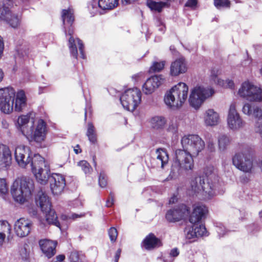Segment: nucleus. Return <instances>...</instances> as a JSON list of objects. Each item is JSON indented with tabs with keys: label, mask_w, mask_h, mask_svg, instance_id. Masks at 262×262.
Instances as JSON below:
<instances>
[{
	"label": "nucleus",
	"mask_w": 262,
	"mask_h": 262,
	"mask_svg": "<svg viewBox=\"0 0 262 262\" xmlns=\"http://www.w3.org/2000/svg\"><path fill=\"white\" fill-rule=\"evenodd\" d=\"M27 107V97L23 90H19L15 96V90L11 87L0 89V109L5 114L15 111L22 112Z\"/></svg>",
	"instance_id": "f257e3e1"
},
{
	"label": "nucleus",
	"mask_w": 262,
	"mask_h": 262,
	"mask_svg": "<svg viewBox=\"0 0 262 262\" xmlns=\"http://www.w3.org/2000/svg\"><path fill=\"white\" fill-rule=\"evenodd\" d=\"M73 14V10L69 8L68 10L64 9L62 10V19L63 24L64 25V32L66 34L68 33L70 36L69 39V48L71 54L75 58H77L78 47L81 58L84 59L85 55L83 51L84 46L82 41L78 38L75 39L72 36L74 32V30L72 27V24L74 20Z\"/></svg>",
	"instance_id": "f03ea898"
},
{
	"label": "nucleus",
	"mask_w": 262,
	"mask_h": 262,
	"mask_svg": "<svg viewBox=\"0 0 262 262\" xmlns=\"http://www.w3.org/2000/svg\"><path fill=\"white\" fill-rule=\"evenodd\" d=\"M196 156L187 150L177 149L169 177L171 179H175L183 171L192 170L194 165L193 157Z\"/></svg>",
	"instance_id": "7ed1b4c3"
},
{
	"label": "nucleus",
	"mask_w": 262,
	"mask_h": 262,
	"mask_svg": "<svg viewBox=\"0 0 262 262\" xmlns=\"http://www.w3.org/2000/svg\"><path fill=\"white\" fill-rule=\"evenodd\" d=\"M188 86L179 82L172 86L165 94L164 101L166 106L172 110L181 108L188 98Z\"/></svg>",
	"instance_id": "20e7f679"
},
{
	"label": "nucleus",
	"mask_w": 262,
	"mask_h": 262,
	"mask_svg": "<svg viewBox=\"0 0 262 262\" xmlns=\"http://www.w3.org/2000/svg\"><path fill=\"white\" fill-rule=\"evenodd\" d=\"M34 189L33 180L28 177L16 179L11 188V192L14 200L24 203L29 199Z\"/></svg>",
	"instance_id": "39448f33"
},
{
	"label": "nucleus",
	"mask_w": 262,
	"mask_h": 262,
	"mask_svg": "<svg viewBox=\"0 0 262 262\" xmlns=\"http://www.w3.org/2000/svg\"><path fill=\"white\" fill-rule=\"evenodd\" d=\"M189 190L192 194L202 195L204 199H210L215 194L214 185L206 182L204 177H197L190 181Z\"/></svg>",
	"instance_id": "423d86ee"
},
{
	"label": "nucleus",
	"mask_w": 262,
	"mask_h": 262,
	"mask_svg": "<svg viewBox=\"0 0 262 262\" xmlns=\"http://www.w3.org/2000/svg\"><path fill=\"white\" fill-rule=\"evenodd\" d=\"M36 203L41 211L45 213L46 221L48 224H52L60 228L55 211L51 209V204L48 196L42 191L38 192Z\"/></svg>",
	"instance_id": "0eeeda50"
},
{
	"label": "nucleus",
	"mask_w": 262,
	"mask_h": 262,
	"mask_svg": "<svg viewBox=\"0 0 262 262\" xmlns=\"http://www.w3.org/2000/svg\"><path fill=\"white\" fill-rule=\"evenodd\" d=\"M252 147L246 145L245 150L236 154L232 158L233 164L238 169L246 173L251 172L253 168V162L250 153L252 151Z\"/></svg>",
	"instance_id": "6e6552de"
},
{
	"label": "nucleus",
	"mask_w": 262,
	"mask_h": 262,
	"mask_svg": "<svg viewBox=\"0 0 262 262\" xmlns=\"http://www.w3.org/2000/svg\"><path fill=\"white\" fill-rule=\"evenodd\" d=\"M214 92L211 88L198 86L191 90L189 98L190 105L195 109H198L204 101L211 97Z\"/></svg>",
	"instance_id": "1a4fd4ad"
},
{
	"label": "nucleus",
	"mask_w": 262,
	"mask_h": 262,
	"mask_svg": "<svg viewBox=\"0 0 262 262\" xmlns=\"http://www.w3.org/2000/svg\"><path fill=\"white\" fill-rule=\"evenodd\" d=\"M141 92L137 88L130 89L125 91L120 97L123 107L133 112L141 101Z\"/></svg>",
	"instance_id": "9d476101"
},
{
	"label": "nucleus",
	"mask_w": 262,
	"mask_h": 262,
	"mask_svg": "<svg viewBox=\"0 0 262 262\" xmlns=\"http://www.w3.org/2000/svg\"><path fill=\"white\" fill-rule=\"evenodd\" d=\"M183 149L198 156L205 147L204 141L197 135H188L183 136L181 140Z\"/></svg>",
	"instance_id": "9b49d317"
},
{
	"label": "nucleus",
	"mask_w": 262,
	"mask_h": 262,
	"mask_svg": "<svg viewBox=\"0 0 262 262\" xmlns=\"http://www.w3.org/2000/svg\"><path fill=\"white\" fill-rule=\"evenodd\" d=\"M238 95L250 101H262V89L249 81L243 82L238 91Z\"/></svg>",
	"instance_id": "f8f14e48"
},
{
	"label": "nucleus",
	"mask_w": 262,
	"mask_h": 262,
	"mask_svg": "<svg viewBox=\"0 0 262 262\" xmlns=\"http://www.w3.org/2000/svg\"><path fill=\"white\" fill-rule=\"evenodd\" d=\"M12 2L13 0H0V20L6 21L12 28H16L20 21L18 16L12 14L10 10Z\"/></svg>",
	"instance_id": "ddd939ff"
},
{
	"label": "nucleus",
	"mask_w": 262,
	"mask_h": 262,
	"mask_svg": "<svg viewBox=\"0 0 262 262\" xmlns=\"http://www.w3.org/2000/svg\"><path fill=\"white\" fill-rule=\"evenodd\" d=\"M242 112L244 114L252 116L255 119L254 130L262 138V110L257 105L246 103L243 106Z\"/></svg>",
	"instance_id": "4468645a"
},
{
	"label": "nucleus",
	"mask_w": 262,
	"mask_h": 262,
	"mask_svg": "<svg viewBox=\"0 0 262 262\" xmlns=\"http://www.w3.org/2000/svg\"><path fill=\"white\" fill-rule=\"evenodd\" d=\"M227 122L228 127L233 130H237L243 127L245 121L237 112L235 102H232L229 106Z\"/></svg>",
	"instance_id": "2eb2a0df"
},
{
	"label": "nucleus",
	"mask_w": 262,
	"mask_h": 262,
	"mask_svg": "<svg viewBox=\"0 0 262 262\" xmlns=\"http://www.w3.org/2000/svg\"><path fill=\"white\" fill-rule=\"evenodd\" d=\"M30 148L25 145L17 146L14 151L15 160L21 168H27L32 157Z\"/></svg>",
	"instance_id": "dca6fc26"
},
{
	"label": "nucleus",
	"mask_w": 262,
	"mask_h": 262,
	"mask_svg": "<svg viewBox=\"0 0 262 262\" xmlns=\"http://www.w3.org/2000/svg\"><path fill=\"white\" fill-rule=\"evenodd\" d=\"M30 128L32 134L25 136L28 139L34 140L36 142H41L45 140L47 132L46 123L42 119H39L35 125L34 123H31Z\"/></svg>",
	"instance_id": "f3484780"
},
{
	"label": "nucleus",
	"mask_w": 262,
	"mask_h": 262,
	"mask_svg": "<svg viewBox=\"0 0 262 262\" xmlns=\"http://www.w3.org/2000/svg\"><path fill=\"white\" fill-rule=\"evenodd\" d=\"M165 81L162 75H155L146 80L143 85L142 90L146 95L152 94Z\"/></svg>",
	"instance_id": "a211bd4d"
},
{
	"label": "nucleus",
	"mask_w": 262,
	"mask_h": 262,
	"mask_svg": "<svg viewBox=\"0 0 262 262\" xmlns=\"http://www.w3.org/2000/svg\"><path fill=\"white\" fill-rule=\"evenodd\" d=\"M32 222L25 218L17 220L14 224V231L16 234L20 237L28 236L32 229Z\"/></svg>",
	"instance_id": "6ab92c4d"
},
{
	"label": "nucleus",
	"mask_w": 262,
	"mask_h": 262,
	"mask_svg": "<svg viewBox=\"0 0 262 262\" xmlns=\"http://www.w3.org/2000/svg\"><path fill=\"white\" fill-rule=\"evenodd\" d=\"M50 188L54 195L60 194L66 186L65 178L60 174L53 173L50 178Z\"/></svg>",
	"instance_id": "aec40b11"
},
{
	"label": "nucleus",
	"mask_w": 262,
	"mask_h": 262,
	"mask_svg": "<svg viewBox=\"0 0 262 262\" xmlns=\"http://www.w3.org/2000/svg\"><path fill=\"white\" fill-rule=\"evenodd\" d=\"M12 154L9 147L0 144V170L7 169L11 164Z\"/></svg>",
	"instance_id": "412c9836"
},
{
	"label": "nucleus",
	"mask_w": 262,
	"mask_h": 262,
	"mask_svg": "<svg viewBox=\"0 0 262 262\" xmlns=\"http://www.w3.org/2000/svg\"><path fill=\"white\" fill-rule=\"evenodd\" d=\"M188 213V209L185 205H181L178 208L168 210L166 214V219L169 222H176L181 220Z\"/></svg>",
	"instance_id": "4be33fe9"
},
{
	"label": "nucleus",
	"mask_w": 262,
	"mask_h": 262,
	"mask_svg": "<svg viewBox=\"0 0 262 262\" xmlns=\"http://www.w3.org/2000/svg\"><path fill=\"white\" fill-rule=\"evenodd\" d=\"M33 123L34 121H30V116L29 115H22L18 117L16 126L22 134L26 136V135L32 134L30 124Z\"/></svg>",
	"instance_id": "5701e85b"
},
{
	"label": "nucleus",
	"mask_w": 262,
	"mask_h": 262,
	"mask_svg": "<svg viewBox=\"0 0 262 262\" xmlns=\"http://www.w3.org/2000/svg\"><path fill=\"white\" fill-rule=\"evenodd\" d=\"M39 245L42 252L49 258L55 255L56 253V243L47 239H43L39 241Z\"/></svg>",
	"instance_id": "b1692460"
},
{
	"label": "nucleus",
	"mask_w": 262,
	"mask_h": 262,
	"mask_svg": "<svg viewBox=\"0 0 262 262\" xmlns=\"http://www.w3.org/2000/svg\"><path fill=\"white\" fill-rule=\"evenodd\" d=\"M208 212L207 207L201 204L194 206L193 212L189 218L191 223H199L203 218L205 217Z\"/></svg>",
	"instance_id": "393cba45"
},
{
	"label": "nucleus",
	"mask_w": 262,
	"mask_h": 262,
	"mask_svg": "<svg viewBox=\"0 0 262 262\" xmlns=\"http://www.w3.org/2000/svg\"><path fill=\"white\" fill-rule=\"evenodd\" d=\"M28 166L31 168L33 173L48 167L44 158L39 154H34L32 156Z\"/></svg>",
	"instance_id": "a878e982"
},
{
	"label": "nucleus",
	"mask_w": 262,
	"mask_h": 262,
	"mask_svg": "<svg viewBox=\"0 0 262 262\" xmlns=\"http://www.w3.org/2000/svg\"><path fill=\"white\" fill-rule=\"evenodd\" d=\"M187 70L186 64L183 58H180L172 62L170 66V74L172 76H178L184 73Z\"/></svg>",
	"instance_id": "bb28decb"
},
{
	"label": "nucleus",
	"mask_w": 262,
	"mask_h": 262,
	"mask_svg": "<svg viewBox=\"0 0 262 262\" xmlns=\"http://www.w3.org/2000/svg\"><path fill=\"white\" fill-rule=\"evenodd\" d=\"M220 116L219 114L212 109L206 111L204 117V122L207 126H215L219 122Z\"/></svg>",
	"instance_id": "cd10ccee"
},
{
	"label": "nucleus",
	"mask_w": 262,
	"mask_h": 262,
	"mask_svg": "<svg viewBox=\"0 0 262 262\" xmlns=\"http://www.w3.org/2000/svg\"><path fill=\"white\" fill-rule=\"evenodd\" d=\"M143 246L146 249L151 250L161 246V242L154 234L150 233L144 239Z\"/></svg>",
	"instance_id": "c85d7f7f"
},
{
	"label": "nucleus",
	"mask_w": 262,
	"mask_h": 262,
	"mask_svg": "<svg viewBox=\"0 0 262 262\" xmlns=\"http://www.w3.org/2000/svg\"><path fill=\"white\" fill-rule=\"evenodd\" d=\"M37 181L42 185L46 184L50 178V169L49 167L33 173Z\"/></svg>",
	"instance_id": "c756f323"
},
{
	"label": "nucleus",
	"mask_w": 262,
	"mask_h": 262,
	"mask_svg": "<svg viewBox=\"0 0 262 262\" xmlns=\"http://www.w3.org/2000/svg\"><path fill=\"white\" fill-rule=\"evenodd\" d=\"M150 124L155 129H162L164 128L167 120L165 117L162 116H155L150 119Z\"/></svg>",
	"instance_id": "7c9ffc66"
},
{
	"label": "nucleus",
	"mask_w": 262,
	"mask_h": 262,
	"mask_svg": "<svg viewBox=\"0 0 262 262\" xmlns=\"http://www.w3.org/2000/svg\"><path fill=\"white\" fill-rule=\"evenodd\" d=\"M11 227L6 221H0V247H3L6 238V233H9Z\"/></svg>",
	"instance_id": "2f4dec72"
},
{
	"label": "nucleus",
	"mask_w": 262,
	"mask_h": 262,
	"mask_svg": "<svg viewBox=\"0 0 262 262\" xmlns=\"http://www.w3.org/2000/svg\"><path fill=\"white\" fill-rule=\"evenodd\" d=\"M205 174L206 177H204L206 182H210L215 186V183L217 181V176L214 172V168L213 166H208L205 169Z\"/></svg>",
	"instance_id": "473e14b6"
},
{
	"label": "nucleus",
	"mask_w": 262,
	"mask_h": 262,
	"mask_svg": "<svg viewBox=\"0 0 262 262\" xmlns=\"http://www.w3.org/2000/svg\"><path fill=\"white\" fill-rule=\"evenodd\" d=\"M156 154L157 163L161 164L162 168H164V165L168 161V156L167 152L163 149H158L156 150Z\"/></svg>",
	"instance_id": "72a5a7b5"
},
{
	"label": "nucleus",
	"mask_w": 262,
	"mask_h": 262,
	"mask_svg": "<svg viewBox=\"0 0 262 262\" xmlns=\"http://www.w3.org/2000/svg\"><path fill=\"white\" fill-rule=\"evenodd\" d=\"M218 147L221 151H225L230 143V138L224 134L220 135L217 138Z\"/></svg>",
	"instance_id": "f704fd0d"
},
{
	"label": "nucleus",
	"mask_w": 262,
	"mask_h": 262,
	"mask_svg": "<svg viewBox=\"0 0 262 262\" xmlns=\"http://www.w3.org/2000/svg\"><path fill=\"white\" fill-rule=\"evenodd\" d=\"M119 0H99L98 6L103 10H111L117 7Z\"/></svg>",
	"instance_id": "c9c22d12"
},
{
	"label": "nucleus",
	"mask_w": 262,
	"mask_h": 262,
	"mask_svg": "<svg viewBox=\"0 0 262 262\" xmlns=\"http://www.w3.org/2000/svg\"><path fill=\"white\" fill-rule=\"evenodd\" d=\"M146 4L148 7L151 10L160 12L162 11V9L167 5V2H157L152 0H148Z\"/></svg>",
	"instance_id": "e433bc0d"
},
{
	"label": "nucleus",
	"mask_w": 262,
	"mask_h": 262,
	"mask_svg": "<svg viewBox=\"0 0 262 262\" xmlns=\"http://www.w3.org/2000/svg\"><path fill=\"white\" fill-rule=\"evenodd\" d=\"M88 126L86 136L91 142L92 143H95L97 141V138L95 134V127L91 122H89Z\"/></svg>",
	"instance_id": "4c0bfd02"
},
{
	"label": "nucleus",
	"mask_w": 262,
	"mask_h": 262,
	"mask_svg": "<svg viewBox=\"0 0 262 262\" xmlns=\"http://www.w3.org/2000/svg\"><path fill=\"white\" fill-rule=\"evenodd\" d=\"M195 228L196 237L207 235V232L204 225L196 223H195Z\"/></svg>",
	"instance_id": "58836bf2"
},
{
	"label": "nucleus",
	"mask_w": 262,
	"mask_h": 262,
	"mask_svg": "<svg viewBox=\"0 0 262 262\" xmlns=\"http://www.w3.org/2000/svg\"><path fill=\"white\" fill-rule=\"evenodd\" d=\"M192 224H193L192 226H187L184 230L186 237L189 239L196 238V234L195 233V223Z\"/></svg>",
	"instance_id": "ea45409f"
},
{
	"label": "nucleus",
	"mask_w": 262,
	"mask_h": 262,
	"mask_svg": "<svg viewBox=\"0 0 262 262\" xmlns=\"http://www.w3.org/2000/svg\"><path fill=\"white\" fill-rule=\"evenodd\" d=\"M165 62L162 61L160 62H154L152 66L149 69L150 72H160L164 67Z\"/></svg>",
	"instance_id": "a19ab883"
},
{
	"label": "nucleus",
	"mask_w": 262,
	"mask_h": 262,
	"mask_svg": "<svg viewBox=\"0 0 262 262\" xmlns=\"http://www.w3.org/2000/svg\"><path fill=\"white\" fill-rule=\"evenodd\" d=\"M78 165L81 167L82 170L85 174H90L92 171V168L86 161H80L78 163Z\"/></svg>",
	"instance_id": "79ce46f5"
},
{
	"label": "nucleus",
	"mask_w": 262,
	"mask_h": 262,
	"mask_svg": "<svg viewBox=\"0 0 262 262\" xmlns=\"http://www.w3.org/2000/svg\"><path fill=\"white\" fill-rule=\"evenodd\" d=\"M219 71L216 69H212L211 72V78L214 82V83L221 86H224V81L217 77Z\"/></svg>",
	"instance_id": "37998d69"
},
{
	"label": "nucleus",
	"mask_w": 262,
	"mask_h": 262,
	"mask_svg": "<svg viewBox=\"0 0 262 262\" xmlns=\"http://www.w3.org/2000/svg\"><path fill=\"white\" fill-rule=\"evenodd\" d=\"M83 255L79 254L76 251L71 252L69 256V260L71 262H81L82 261Z\"/></svg>",
	"instance_id": "c03bdc74"
},
{
	"label": "nucleus",
	"mask_w": 262,
	"mask_h": 262,
	"mask_svg": "<svg viewBox=\"0 0 262 262\" xmlns=\"http://www.w3.org/2000/svg\"><path fill=\"white\" fill-rule=\"evenodd\" d=\"M178 122L176 118H173L170 120L169 122L167 130L171 132L172 134H176L178 131Z\"/></svg>",
	"instance_id": "a18cd8bd"
},
{
	"label": "nucleus",
	"mask_w": 262,
	"mask_h": 262,
	"mask_svg": "<svg viewBox=\"0 0 262 262\" xmlns=\"http://www.w3.org/2000/svg\"><path fill=\"white\" fill-rule=\"evenodd\" d=\"M180 253L178 248H174L171 250L168 259H164V262H173V258L179 255Z\"/></svg>",
	"instance_id": "49530a36"
},
{
	"label": "nucleus",
	"mask_w": 262,
	"mask_h": 262,
	"mask_svg": "<svg viewBox=\"0 0 262 262\" xmlns=\"http://www.w3.org/2000/svg\"><path fill=\"white\" fill-rule=\"evenodd\" d=\"M214 4L217 9L230 6V2L228 0H214Z\"/></svg>",
	"instance_id": "de8ad7c7"
},
{
	"label": "nucleus",
	"mask_w": 262,
	"mask_h": 262,
	"mask_svg": "<svg viewBox=\"0 0 262 262\" xmlns=\"http://www.w3.org/2000/svg\"><path fill=\"white\" fill-rule=\"evenodd\" d=\"M110 239L112 243H114L118 236V231L115 227H111L108 231Z\"/></svg>",
	"instance_id": "09e8293b"
},
{
	"label": "nucleus",
	"mask_w": 262,
	"mask_h": 262,
	"mask_svg": "<svg viewBox=\"0 0 262 262\" xmlns=\"http://www.w3.org/2000/svg\"><path fill=\"white\" fill-rule=\"evenodd\" d=\"M8 190L6 180L4 178H0V193L5 194L8 192Z\"/></svg>",
	"instance_id": "8fccbe9b"
},
{
	"label": "nucleus",
	"mask_w": 262,
	"mask_h": 262,
	"mask_svg": "<svg viewBox=\"0 0 262 262\" xmlns=\"http://www.w3.org/2000/svg\"><path fill=\"white\" fill-rule=\"evenodd\" d=\"M28 246L25 245L20 251V254L23 259H27L29 256L30 251L27 249Z\"/></svg>",
	"instance_id": "3c124183"
},
{
	"label": "nucleus",
	"mask_w": 262,
	"mask_h": 262,
	"mask_svg": "<svg viewBox=\"0 0 262 262\" xmlns=\"http://www.w3.org/2000/svg\"><path fill=\"white\" fill-rule=\"evenodd\" d=\"M99 184L102 187H105L107 185V179L103 173H100L99 177Z\"/></svg>",
	"instance_id": "603ef678"
},
{
	"label": "nucleus",
	"mask_w": 262,
	"mask_h": 262,
	"mask_svg": "<svg viewBox=\"0 0 262 262\" xmlns=\"http://www.w3.org/2000/svg\"><path fill=\"white\" fill-rule=\"evenodd\" d=\"M216 231L217 232L220 236H223L225 234L226 230L225 227L222 224H219V225L216 226Z\"/></svg>",
	"instance_id": "864d4df0"
},
{
	"label": "nucleus",
	"mask_w": 262,
	"mask_h": 262,
	"mask_svg": "<svg viewBox=\"0 0 262 262\" xmlns=\"http://www.w3.org/2000/svg\"><path fill=\"white\" fill-rule=\"evenodd\" d=\"M198 4V0H188L185 4V7H190L192 9L195 8Z\"/></svg>",
	"instance_id": "5fc2aeb1"
},
{
	"label": "nucleus",
	"mask_w": 262,
	"mask_h": 262,
	"mask_svg": "<svg viewBox=\"0 0 262 262\" xmlns=\"http://www.w3.org/2000/svg\"><path fill=\"white\" fill-rule=\"evenodd\" d=\"M114 194L112 192L110 193L109 198L106 201V206L107 207H111L114 204Z\"/></svg>",
	"instance_id": "6e6d98bb"
},
{
	"label": "nucleus",
	"mask_w": 262,
	"mask_h": 262,
	"mask_svg": "<svg viewBox=\"0 0 262 262\" xmlns=\"http://www.w3.org/2000/svg\"><path fill=\"white\" fill-rule=\"evenodd\" d=\"M29 213L32 217H35L37 216V211L35 208H30L29 210Z\"/></svg>",
	"instance_id": "4d7b16f0"
},
{
	"label": "nucleus",
	"mask_w": 262,
	"mask_h": 262,
	"mask_svg": "<svg viewBox=\"0 0 262 262\" xmlns=\"http://www.w3.org/2000/svg\"><path fill=\"white\" fill-rule=\"evenodd\" d=\"M4 48V45L2 37L0 36V58L2 57V55L3 52Z\"/></svg>",
	"instance_id": "13d9d810"
},
{
	"label": "nucleus",
	"mask_w": 262,
	"mask_h": 262,
	"mask_svg": "<svg viewBox=\"0 0 262 262\" xmlns=\"http://www.w3.org/2000/svg\"><path fill=\"white\" fill-rule=\"evenodd\" d=\"M121 249H119L117 250L116 253V254H115V262H118V260L119 259V257L120 256V254H121Z\"/></svg>",
	"instance_id": "bf43d9fd"
},
{
	"label": "nucleus",
	"mask_w": 262,
	"mask_h": 262,
	"mask_svg": "<svg viewBox=\"0 0 262 262\" xmlns=\"http://www.w3.org/2000/svg\"><path fill=\"white\" fill-rule=\"evenodd\" d=\"M226 82L227 83V86L232 89V88H233L234 86V82L232 80H228L227 81H226Z\"/></svg>",
	"instance_id": "052dcab7"
},
{
	"label": "nucleus",
	"mask_w": 262,
	"mask_h": 262,
	"mask_svg": "<svg viewBox=\"0 0 262 262\" xmlns=\"http://www.w3.org/2000/svg\"><path fill=\"white\" fill-rule=\"evenodd\" d=\"M177 200V198L176 196H172L169 200V204H173Z\"/></svg>",
	"instance_id": "680f3d73"
},
{
	"label": "nucleus",
	"mask_w": 262,
	"mask_h": 262,
	"mask_svg": "<svg viewBox=\"0 0 262 262\" xmlns=\"http://www.w3.org/2000/svg\"><path fill=\"white\" fill-rule=\"evenodd\" d=\"M136 0H122V2L123 4L127 5L131 4L132 3L135 2Z\"/></svg>",
	"instance_id": "e2e57ef3"
},
{
	"label": "nucleus",
	"mask_w": 262,
	"mask_h": 262,
	"mask_svg": "<svg viewBox=\"0 0 262 262\" xmlns=\"http://www.w3.org/2000/svg\"><path fill=\"white\" fill-rule=\"evenodd\" d=\"M74 150L75 154H78L81 152V150L79 149V145H77L74 148Z\"/></svg>",
	"instance_id": "0e129e2a"
},
{
	"label": "nucleus",
	"mask_w": 262,
	"mask_h": 262,
	"mask_svg": "<svg viewBox=\"0 0 262 262\" xmlns=\"http://www.w3.org/2000/svg\"><path fill=\"white\" fill-rule=\"evenodd\" d=\"M241 180L242 182L246 183L248 181V179L246 176H242L241 177Z\"/></svg>",
	"instance_id": "69168bd1"
},
{
	"label": "nucleus",
	"mask_w": 262,
	"mask_h": 262,
	"mask_svg": "<svg viewBox=\"0 0 262 262\" xmlns=\"http://www.w3.org/2000/svg\"><path fill=\"white\" fill-rule=\"evenodd\" d=\"M82 215H79V214H76V213H74V214H73L71 215V216L70 217V218H72L73 219H76L78 217H80Z\"/></svg>",
	"instance_id": "338daca9"
},
{
	"label": "nucleus",
	"mask_w": 262,
	"mask_h": 262,
	"mask_svg": "<svg viewBox=\"0 0 262 262\" xmlns=\"http://www.w3.org/2000/svg\"><path fill=\"white\" fill-rule=\"evenodd\" d=\"M208 147L211 150H212L214 149L213 143L212 142H209L208 143Z\"/></svg>",
	"instance_id": "774afa93"
}]
</instances>
